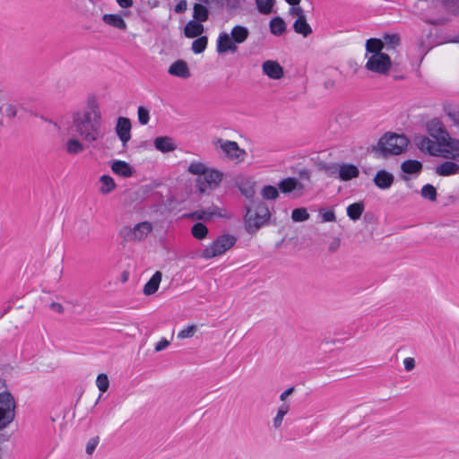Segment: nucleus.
Masks as SVG:
<instances>
[{
    "mask_svg": "<svg viewBox=\"0 0 459 459\" xmlns=\"http://www.w3.org/2000/svg\"><path fill=\"white\" fill-rule=\"evenodd\" d=\"M193 17L195 22H204L209 18V11L207 7L202 4H195Z\"/></svg>",
    "mask_w": 459,
    "mask_h": 459,
    "instance_id": "nucleus-27",
    "label": "nucleus"
},
{
    "mask_svg": "<svg viewBox=\"0 0 459 459\" xmlns=\"http://www.w3.org/2000/svg\"><path fill=\"white\" fill-rule=\"evenodd\" d=\"M96 385L100 392L105 393L108 389V386H109V380H108V376L103 373L100 374L97 377Z\"/></svg>",
    "mask_w": 459,
    "mask_h": 459,
    "instance_id": "nucleus-43",
    "label": "nucleus"
},
{
    "mask_svg": "<svg viewBox=\"0 0 459 459\" xmlns=\"http://www.w3.org/2000/svg\"><path fill=\"white\" fill-rule=\"evenodd\" d=\"M169 345V342L162 338L156 345H155V351L159 352L166 349Z\"/></svg>",
    "mask_w": 459,
    "mask_h": 459,
    "instance_id": "nucleus-53",
    "label": "nucleus"
},
{
    "mask_svg": "<svg viewBox=\"0 0 459 459\" xmlns=\"http://www.w3.org/2000/svg\"><path fill=\"white\" fill-rule=\"evenodd\" d=\"M290 5H299L301 0H285Z\"/></svg>",
    "mask_w": 459,
    "mask_h": 459,
    "instance_id": "nucleus-64",
    "label": "nucleus"
},
{
    "mask_svg": "<svg viewBox=\"0 0 459 459\" xmlns=\"http://www.w3.org/2000/svg\"><path fill=\"white\" fill-rule=\"evenodd\" d=\"M384 42V48L391 50L400 44V37L397 34H385L382 40Z\"/></svg>",
    "mask_w": 459,
    "mask_h": 459,
    "instance_id": "nucleus-37",
    "label": "nucleus"
},
{
    "mask_svg": "<svg viewBox=\"0 0 459 459\" xmlns=\"http://www.w3.org/2000/svg\"><path fill=\"white\" fill-rule=\"evenodd\" d=\"M245 209V227L250 234L256 232L271 217L268 206L260 200H252L251 205H246Z\"/></svg>",
    "mask_w": 459,
    "mask_h": 459,
    "instance_id": "nucleus-3",
    "label": "nucleus"
},
{
    "mask_svg": "<svg viewBox=\"0 0 459 459\" xmlns=\"http://www.w3.org/2000/svg\"><path fill=\"white\" fill-rule=\"evenodd\" d=\"M213 212L199 210L194 212L191 216L197 220L209 221L213 217Z\"/></svg>",
    "mask_w": 459,
    "mask_h": 459,
    "instance_id": "nucleus-46",
    "label": "nucleus"
},
{
    "mask_svg": "<svg viewBox=\"0 0 459 459\" xmlns=\"http://www.w3.org/2000/svg\"><path fill=\"white\" fill-rule=\"evenodd\" d=\"M459 171V165L453 161H445L436 168V173L442 177L455 175Z\"/></svg>",
    "mask_w": 459,
    "mask_h": 459,
    "instance_id": "nucleus-21",
    "label": "nucleus"
},
{
    "mask_svg": "<svg viewBox=\"0 0 459 459\" xmlns=\"http://www.w3.org/2000/svg\"><path fill=\"white\" fill-rule=\"evenodd\" d=\"M447 5L456 6L459 8V0H443Z\"/></svg>",
    "mask_w": 459,
    "mask_h": 459,
    "instance_id": "nucleus-63",
    "label": "nucleus"
},
{
    "mask_svg": "<svg viewBox=\"0 0 459 459\" xmlns=\"http://www.w3.org/2000/svg\"><path fill=\"white\" fill-rule=\"evenodd\" d=\"M443 157L459 161V153L452 154L449 152H446V154H444Z\"/></svg>",
    "mask_w": 459,
    "mask_h": 459,
    "instance_id": "nucleus-62",
    "label": "nucleus"
},
{
    "mask_svg": "<svg viewBox=\"0 0 459 459\" xmlns=\"http://www.w3.org/2000/svg\"><path fill=\"white\" fill-rule=\"evenodd\" d=\"M262 68L264 74L273 80L281 79L284 74L282 66L277 61H264Z\"/></svg>",
    "mask_w": 459,
    "mask_h": 459,
    "instance_id": "nucleus-12",
    "label": "nucleus"
},
{
    "mask_svg": "<svg viewBox=\"0 0 459 459\" xmlns=\"http://www.w3.org/2000/svg\"><path fill=\"white\" fill-rule=\"evenodd\" d=\"M102 21L111 27L123 30L126 29V23L119 14H104Z\"/></svg>",
    "mask_w": 459,
    "mask_h": 459,
    "instance_id": "nucleus-24",
    "label": "nucleus"
},
{
    "mask_svg": "<svg viewBox=\"0 0 459 459\" xmlns=\"http://www.w3.org/2000/svg\"><path fill=\"white\" fill-rule=\"evenodd\" d=\"M401 169L407 174H419L422 169V164L415 160H407L402 163Z\"/></svg>",
    "mask_w": 459,
    "mask_h": 459,
    "instance_id": "nucleus-26",
    "label": "nucleus"
},
{
    "mask_svg": "<svg viewBox=\"0 0 459 459\" xmlns=\"http://www.w3.org/2000/svg\"><path fill=\"white\" fill-rule=\"evenodd\" d=\"M403 364L406 371H411L415 368V360L413 358H406L403 360Z\"/></svg>",
    "mask_w": 459,
    "mask_h": 459,
    "instance_id": "nucleus-54",
    "label": "nucleus"
},
{
    "mask_svg": "<svg viewBox=\"0 0 459 459\" xmlns=\"http://www.w3.org/2000/svg\"><path fill=\"white\" fill-rule=\"evenodd\" d=\"M316 166L318 169L323 171L327 177H336L338 175L339 164L337 163L320 161Z\"/></svg>",
    "mask_w": 459,
    "mask_h": 459,
    "instance_id": "nucleus-31",
    "label": "nucleus"
},
{
    "mask_svg": "<svg viewBox=\"0 0 459 459\" xmlns=\"http://www.w3.org/2000/svg\"><path fill=\"white\" fill-rule=\"evenodd\" d=\"M99 441H100L99 437H91L88 441L87 446H86V453L88 455H91L94 452L95 448L97 447V446L99 444Z\"/></svg>",
    "mask_w": 459,
    "mask_h": 459,
    "instance_id": "nucleus-47",
    "label": "nucleus"
},
{
    "mask_svg": "<svg viewBox=\"0 0 459 459\" xmlns=\"http://www.w3.org/2000/svg\"><path fill=\"white\" fill-rule=\"evenodd\" d=\"M15 403L10 393L0 394V429H4L14 418Z\"/></svg>",
    "mask_w": 459,
    "mask_h": 459,
    "instance_id": "nucleus-7",
    "label": "nucleus"
},
{
    "mask_svg": "<svg viewBox=\"0 0 459 459\" xmlns=\"http://www.w3.org/2000/svg\"><path fill=\"white\" fill-rule=\"evenodd\" d=\"M364 208L363 203L351 204L347 207V215L351 220L357 221L360 218Z\"/></svg>",
    "mask_w": 459,
    "mask_h": 459,
    "instance_id": "nucleus-30",
    "label": "nucleus"
},
{
    "mask_svg": "<svg viewBox=\"0 0 459 459\" xmlns=\"http://www.w3.org/2000/svg\"><path fill=\"white\" fill-rule=\"evenodd\" d=\"M384 42L379 39H369L366 42V50L372 55L377 53H383Z\"/></svg>",
    "mask_w": 459,
    "mask_h": 459,
    "instance_id": "nucleus-33",
    "label": "nucleus"
},
{
    "mask_svg": "<svg viewBox=\"0 0 459 459\" xmlns=\"http://www.w3.org/2000/svg\"><path fill=\"white\" fill-rule=\"evenodd\" d=\"M299 175L303 179L309 180V178H310V171L308 169H301L299 172Z\"/></svg>",
    "mask_w": 459,
    "mask_h": 459,
    "instance_id": "nucleus-61",
    "label": "nucleus"
},
{
    "mask_svg": "<svg viewBox=\"0 0 459 459\" xmlns=\"http://www.w3.org/2000/svg\"><path fill=\"white\" fill-rule=\"evenodd\" d=\"M290 405L282 403L277 411L276 416L273 418V423L274 429H279L281 426L284 416L289 412Z\"/></svg>",
    "mask_w": 459,
    "mask_h": 459,
    "instance_id": "nucleus-34",
    "label": "nucleus"
},
{
    "mask_svg": "<svg viewBox=\"0 0 459 459\" xmlns=\"http://www.w3.org/2000/svg\"><path fill=\"white\" fill-rule=\"evenodd\" d=\"M420 194L423 198L428 199L429 201L437 200V190L430 184H427V185L423 186V187L421 188Z\"/></svg>",
    "mask_w": 459,
    "mask_h": 459,
    "instance_id": "nucleus-40",
    "label": "nucleus"
},
{
    "mask_svg": "<svg viewBox=\"0 0 459 459\" xmlns=\"http://www.w3.org/2000/svg\"><path fill=\"white\" fill-rule=\"evenodd\" d=\"M255 4L259 13L263 14H269L273 11L275 0H255Z\"/></svg>",
    "mask_w": 459,
    "mask_h": 459,
    "instance_id": "nucleus-35",
    "label": "nucleus"
},
{
    "mask_svg": "<svg viewBox=\"0 0 459 459\" xmlns=\"http://www.w3.org/2000/svg\"><path fill=\"white\" fill-rule=\"evenodd\" d=\"M269 28L273 35L281 36L286 31L287 25L281 17L276 16L270 21Z\"/></svg>",
    "mask_w": 459,
    "mask_h": 459,
    "instance_id": "nucleus-22",
    "label": "nucleus"
},
{
    "mask_svg": "<svg viewBox=\"0 0 459 459\" xmlns=\"http://www.w3.org/2000/svg\"><path fill=\"white\" fill-rule=\"evenodd\" d=\"M137 116L138 121L141 125L145 126L149 123L150 115L149 110L146 108L140 106L137 110Z\"/></svg>",
    "mask_w": 459,
    "mask_h": 459,
    "instance_id": "nucleus-44",
    "label": "nucleus"
},
{
    "mask_svg": "<svg viewBox=\"0 0 459 459\" xmlns=\"http://www.w3.org/2000/svg\"><path fill=\"white\" fill-rule=\"evenodd\" d=\"M261 195L265 200H275L279 196V191L273 186H265L263 187Z\"/></svg>",
    "mask_w": 459,
    "mask_h": 459,
    "instance_id": "nucleus-39",
    "label": "nucleus"
},
{
    "mask_svg": "<svg viewBox=\"0 0 459 459\" xmlns=\"http://www.w3.org/2000/svg\"><path fill=\"white\" fill-rule=\"evenodd\" d=\"M192 235L197 239H204L208 235L207 227L202 222H196L192 226Z\"/></svg>",
    "mask_w": 459,
    "mask_h": 459,
    "instance_id": "nucleus-36",
    "label": "nucleus"
},
{
    "mask_svg": "<svg viewBox=\"0 0 459 459\" xmlns=\"http://www.w3.org/2000/svg\"><path fill=\"white\" fill-rule=\"evenodd\" d=\"M238 189L240 191V193L248 200H250V202L252 203V200H255L254 199V196H255V188H254V186L251 185V184H241L239 186H238Z\"/></svg>",
    "mask_w": 459,
    "mask_h": 459,
    "instance_id": "nucleus-42",
    "label": "nucleus"
},
{
    "mask_svg": "<svg viewBox=\"0 0 459 459\" xmlns=\"http://www.w3.org/2000/svg\"><path fill=\"white\" fill-rule=\"evenodd\" d=\"M226 6L229 10H237L240 6L239 0H226Z\"/></svg>",
    "mask_w": 459,
    "mask_h": 459,
    "instance_id": "nucleus-55",
    "label": "nucleus"
},
{
    "mask_svg": "<svg viewBox=\"0 0 459 459\" xmlns=\"http://www.w3.org/2000/svg\"><path fill=\"white\" fill-rule=\"evenodd\" d=\"M322 219L325 222L335 221L336 216L333 211H325L322 212Z\"/></svg>",
    "mask_w": 459,
    "mask_h": 459,
    "instance_id": "nucleus-51",
    "label": "nucleus"
},
{
    "mask_svg": "<svg viewBox=\"0 0 459 459\" xmlns=\"http://www.w3.org/2000/svg\"><path fill=\"white\" fill-rule=\"evenodd\" d=\"M293 30L296 33L307 38L312 33V29L307 23L306 17L297 18L293 23Z\"/></svg>",
    "mask_w": 459,
    "mask_h": 459,
    "instance_id": "nucleus-25",
    "label": "nucleus"
},
{
    "mask_svg": "<svg viewBox=\"0 0 459 459\" xmlns=\"http://www.w3.org/2000/svg\"><path fill=\"white\" fill-rule=\"evenodd\" d=\"M187 171L198 176L195 180V187L201 194L215 188L222 179V173L217 169H207L202 162H191Z\"/></svg>",
    "mask_w": 459,
    "mask_h": 459,
    "instance_id": "nucleus-2",
    "label": "nucleus"
},
{
    "mask_svg": "<svg viewBox=\"0 0 459 459\" xmlns=\"http://www.w3.org/2000/svg\"><path fill=\"white\" fill-rule=\"evenodd\" d=\"M408 143L409 140L404 134L386 133L378 140L377 145L372 146V152L383 158L399 155L406 150Z\"/></svg>",
    "mask_w": 459,
    "mask_h": 459,
    "instance_id": "nucleus-4",
    "label": "nucleus"
},
{
    "mask_svg": "<svg viewBox=\"0 0 459 459\" xmlns=\"http://www.w3.org/2000/svg\"><path fill=\"white\" fill-rule=\"evenodd\" d=\"M394 180V175L385 169L377 171L373 179L375 185L380 189L390 188Z\"/></svg>",
    "mask_w": 459,
    "mask_h": 459,
    "instance_id": "nucleus-14",
    "label": "nucleus"
},
{
    "mask_svg": "<svg viewBox=\"0 0 459 459\" xmlns=\"http://www.w3.org/2000/svg\"><path fill=\"white\" fill-rule=\"evenodd\" d=\"M237 49V45L234 44L228 33L222 32L219 35L217 39L218 53H226L228 51L236 52Z\"/></svg>",
    "mask_w": 459,
    "mask_h": 459,
    "instance_id": "nucleus-16",
    "label": "nucleus"
},
{
    "mask_svg": "<svg viewBox=\"0 0 459 459\" xmlns=\"http://www.w3.org/2000/svg\"><path fill=\"white\" fill-rule=\"evenodd\" d=\"M197 330V327L196 325H188L187 327H186L185 329H182L178 333V339H186V338H190L192 337L195 333L196 332Z\"/></svg>",
    "mask_w": 459,
    "mask_h": 459,
    "instance_id": "nucleus-45",
    "label": "nucleus"
},
{
    "mask_svg": "<svg viewBox=\"0 0 459 459\" xmlns=\"http://www.w3.org/2000/svg\"><path fill=\"white\" fill-rule=\"evenodd\" d=\"M290 14L295 15L297 18L306 17L304 10L299 5L291 6Z\"/></svg>",
    "mask_w": 459,
    "mask_h": 459,
    "instance_id": "nucleus-49",
    "label": "nucleus"
},
{
    "mask_svg": "<svg viewBox=\"0 0 459 459\" xmlns=\"http://www.w3.org/2000/svg\"><path fill=\"white\" fill-rule=\"evenodd\" d=\"M131 121L127 117H119L117 120L115 127L116 134L119 140L122 142L123 146H126L131 139Z\"/></svg>",
    "mask_w": 459,
    "mask_h": 459,
    "instance_id": "nucleus-11",
    "label": "nucleus"
},
{
    "mask_svg": "<svg viewBox=\"0 0 459 459\" xmlns=\"http://www.w3.org/2000/svg\"><path fill=\"white\" fill-rule=\"evenodd\" d=\"M249 36V30L247 27L242 25H236L232 28L230 38L234 44H241L247 40Z\"/></svg>",
    "mask_w": 459,
    "mask_h": 459,
    "instance_id": "nucleus-19",
    "label": "nucleus"
},
{
    "mask_svg": "<svg viewBox=\"0 0 459 459\" xmlns=\"http://www.w3.org/2000/svg\"><path fill=\"white\" fill-rule=\"evenodd\" d=\"M50 307L59 314H62L64 312V307L62 306V304L57 302H52L50 304Z\"/></svg>",
    "mask_w": 459,
    "mask_h": 459,
    "instance_id": "nucleus-58",
    "label": "nucleus"
},
{
    "mask_svg": "<svg viewBox=\"0 0 459 459\" xmlns=\"http://www.w3.org/2000/svg\"><path fill=\"white\" fill-rule=\"evenodd\" d=\"M208 43V39L206 36H200L196 39H195L192 43V50L195 54L203 53Z\"/></svg>",
    "mask_w": 459,
    "mask_h": 459,
    "instance_id": "nucleus-38",
    "label": "nucleus"
},
{
    "mask_svg": "<svg viewBox=\"0 0 459 459\" xmlns=\"http://www.w3.org/2000/svg\"><path fill=\"white\" fill-rule=\"evenodd\" d=\"M446 146L452 151L459 152V139L450 137L446 143Z\"/></svg>",
    "mask_w": 459,
    "mask_h": 459,
    "instance_id": "nucleus-50",
    "label": "nucleus"
},
{
    "mask_svg": "<svg viewBox=\"0 0 459 459\" xmlns=\"http://www.w3.org/2000/svg\"><path fill=\"white\" fill-rule=\"evenodd\" d=\"M391 58L387 54L377 53L368 59L366 68L374 73L386 74L391 68Z\"/></svg>",
    "mask_w": 459,
    "mask_h": 459,
    "instance_id": "nucleus-9",
    "label": "nucleus"
},
{
    "mask_svg": "<svg viewBox=\"0 0 459 459\" xmlns=\"http://www.w3.org/2000/svg\"><path fill=\"white\" fill-rule=\"evenodd\" d=\"M155 148L161 152H169L176 150L177 146L172 138L169 136H160L154 140Z\"/></svg>",
    "mask_w": 459,
    "mask_h": 459,
    "instance_id": "nucleus-18",
    "label": "nucleus"
},
{
    "mask_svg": "<svg viewBox=\"0 0 459 459\" xmlns=\"http://www.w3.org/2000/svg\"><path fill=\"white\" fill-rule=\"evenodd\" d=\"M294 389H295L294 386H290L288 389H286L285 391H283L280 395V400L282 402L285 401L287 399V397L294 392Z\"/></svg>",
    "mask_w": 459,
    "mask_h": 459,
    "instance_id": "nucleus-57",
    "label": "nucleus"
},
{
    "mask_svg": "<svg viewBox=\"0 0 459 459\" xmlns=\"http://www.w3.org/2000/svg\"><path fill=\"white\" fill-rule=\"evenodd\" d=\"M448 117L459 128V108H453L447 112Z\"/></svg>",
    "mask_w": 459,
    "mask_h": 459,
    "instance_id": "nucleus-48",
    "label": "nucleus"
},
{
    "mask_svg": "<svg viewBox=\"0 0 459 459\" xmlns=\"http://www.w3.org/2000/svg\"><path fill=\"white\" fill-rule=\"evenodd\" d=\"M161 278L162 273L160 271L155 272V273L144 285L143 293L148 296L154 294L159 289Z\"/></svg>",
    "mask_w": 459,
    "mask_h": 459,
    "instance_id": "nucleus-20",
    "label": "nucleus"
},
{
    "mask_svg": "<svg viewBox=\"0 0 459 459\" xmlns=\"http://www.w3.org/2000/svg\"><path fill=\"white\" fill-rule=\"evenodd\" d=\"M309 218V213L305 208L294 209L291 212V219L294 221L301 222L305 221Z\"/></svg>",
    "mask_w": 459,
    "mask_h": 459,
    "instance_id": "nucleus-41",
    "label": "nucleus"
},
{
    "mask_svg": "<svg viewBox=\"0 0 459 459\" xmlns=\"http://www.w3.org/2000/svg\"><path fill=\"white\" fill-rule=\"evenodd\" d=\"M236 241L237 238L232 235H221L202 251L201 256L204 259H211L221 255L233 247Z\"/></svg>",
    "mask_w": 459,
    "mask_h": 459,
    "instance_id": "nucleus-5",
    "label": "nucleus"
},
{
    "mask_svg": "<svg viewBox=\"0 0 459 459\" xmlns=\"http://www.w3.org/2000/svg\"><path fill=\"white\" fill-rule=\"evenodd\" d=\"M65 149L69 154L76 155L84 151V145L78 139L71 138L66 142Z\"/></svg>",
    "mask_w": 459,
    "mask_h": 459,
    "instance_id": "nucleus-28",
    "label": "nucleus"
},
{
    "mask_svg": "<svg viewBox=\"0 0 459 459\" xmlns=\"http://www.w3.org/2000/svg\"><path fill=\"white\" fill-rule=\"evenodd\" d=\"M278 187L283 194L293 193L294 196H300L305 189L304 185L296 178H286L278 183Z\"/></svg>",
    "mask_w": 459,
    "mask_h": 459,
    "instance_id": "nucleus-10",
    "label": "nucleus"
},
{
    "mask_svg": "<svg viewBox=\"0 0 459 459\" xmlns=\"http://www.w3.org/2000/svg\"><path fill=\"white\" fill-rule=\"evenodd\" d=\"M187 9V2L186 0H180L175 6L174 11L177 13H183Z\"/></svg>",
    "mask_w": 459,
    "mask_h": 459,
    "instance_id": "nucleus-52",
    "label": "nucleus"
},
{
    "mask_svg": "<svg viewBox=\"0 0 459 459\" xmlns=\"http://www.w3.org/2000/svg\"><path fill=\"white\" fill-rule=\"evenodd\" d=\"M117 2L123 8H128L133 5V0H117Z\"/></svg>",
    "mask_w": 459,
    "mask_h": 459,
    "instance_id": "nucleus-59",
    "label": "nucleus"
},
{
    "mask_svg": "<svg viewBox=\"0 0 459 459\" xmlns=\"http://www.w3.org/2000/svg\"><path fill=\"white\" fill-rule=\"evenodd\" d=\"M168 73L170 75L177 76L183 79H187L191 76V73L187 63L182 59L177 60L172 63L169 67Z\"/></svg>",
    "mask_w": 459,
    "mask_h": 459,
    "instance_id": "nucleus-13",
    "label": "nucleus"
},
{
    "mask_svg": "<svg viewBox=\"0 0 459 459\" xmlns=\"http://www.w3.org/2000/svg\"><path fill=\"white\" fill-rule=\"evenodd\" d=\"M214 144L217 148L221 149L224 154L231 160L242 161L247 155L246 151L239 148L238 143L234 141L218 138Z\"/></svg>",
    "mask_w": 459,
    "mask_h": 459,
    "instance_id": "nucleus-8",
    "label": "nucleus"
},
{
    "mask_svg": "<svg viewBox=\"0 0 459 459\" xmlns=\"http://www.w3.org/2000/svg\"><path fill=\"white\" fill-rule=\"evenodd\" d=\"M70 131L89 143L102 138V118L99 106L92 100L83 110L73 114Z\"/></svg>",
    "mask_w": 459,
    "mask_h": 459,
    "instance_id": "nucleus-1",
    "label": "nucleus"
},
{
    "mask_svg": "<svg viewBox=\"0 0 459 459\" xmlns=\"http://www.w3.org/2000/svg\"><path fill=\"white\" fill-rule=\"evenodd\" d=\"M186 38L200 37L204 32V26L195 21H189L184 30Z\"/></svg>",
    "mask_w": 459,
    "mask_h": 459,
    "instance_id": "nucleus-23",
    "label": "nucleus"
},
{
    "mask_svg": "<svg viewBox=\"0 0 459 459\" xmlns=\"http://www.w3.org/2000/svg\"><path fill=\"white\" fill-rule=\"evenodd\" d=\"M340 247V239L334 238L333 242L330 244L329 250L334 252Z\"/></svg>",
    "mask_w": 459,
    "mask_h": 459,
    "instance_id": "nucleus-60",
    "label": "nucleus"
},
{
    "mask_svg": "<svg viewBox=\"0 0 459 459\" xmlns=\"http://www.w3.org/2000/svg\"><path fill=\"white\" fill-rule=\"evenodd\" d=\"M6 116L9 117H14L17 115V108L14 105L9 104L5 108Z\"/></svg>",
    "mask_w": 459,
    "mask_h": 459,
    "instance_id": "nucleus-56",
    "label": "nucleus"
},
{
    "mask_svg": "<svg viewBox=\"0 0 459 459\" xmlns=\"http://www.w3.org/2000/svg\"><path fill=\"white\" fill-rule=\"evenodd\" d=\"M417 145L422 151H426L428 153L434 155V151L436 147V143L430 140L427 136H421L417 140Z\"/></svg>",
    "mask_w": 459,
    "mask_h": 459,
    "instance_id": "nucleus-32",
    "label": "nucleus"
},
{
    "mask_svg": "<svg viewBox=\"0 0 459 459\" xmlns=\"http://www.w3.org/2000/svg\"><path fill=\"white\" fill-rule=\"evenodd\" d=\"M152 224L149 221L139 222L131 228L125 226L120 230V237L126 242L143 240L152 231Z\"/></svg>",
    "mask_w": 459,
    "mask_h": 459,
    "instance_id": "nucleus-6",
    "label": "nucleus"
},
{
    "mask_svg": "<svg viewBox=\"0 0 459 459\" xmlns=\"http://www.w3.org/2000/svg\"><path fill=\"white\" fill-rule=\"evenodd\" d=\"M100 181L101 184L100 192L103 195L109 194L116 188V183L110 176L103 175L100 177Z\"/></svg>",
    "mask_w": 459,
    "mask_h": 459,
    "instance_id": "nucleus-29",
    "label": "nucleus"
},
{
    "mask_svg": "<svg viewBox=\"0 0 459 459\" xmlns=\"http://www.w3.org/2000/svg\"><path fill=\"white\" fill-rule=\"evenodd\" d=\"M359 169L351 163L339 164L338 178L342 181H348L359 176Z\"/></svg>",
    "mask_w": 459,
    "mask_h": 459,
    "instance_id": "nucleus-15",
    "label": "nucleus"
},
{
    "mask_svg": "<svg viewBox=\"0 0 459 459\" xmlns=\"http://www.w3.org/2000/svg\"><path fill=\"white\" fill-rule=\"evenodd\" d=\"M110 167L112 171L118 176L129 178L133 175L132 167L124 160H113Z\"/></svg>",
    "mask_w": 459,
    "mask_h": 459,
    "instance_id": "nucleus-17",
    "label": "nucleus"
}]
</instances>
